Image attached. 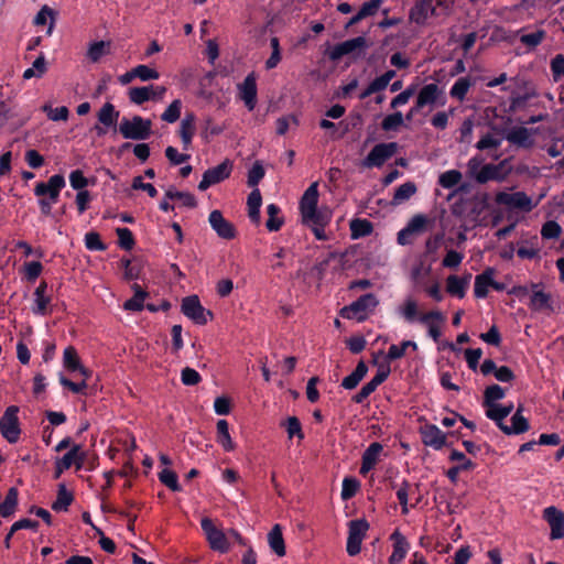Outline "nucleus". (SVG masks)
<instances>
[{
    "mask_svg": "<svg viewBox=\"0 0 564 564\" xmlns=\"http://www.w3.org/2000/svg\"><path fill=\"white\" fill-rule=\"evenodd\" d=\"M395 314L408 324L419 323L426 327L427 335L434 340L438 341L442 336V324L445 322V316L437 310L422 312L419 301L412 296H405L402 302L395 307Z\"/></svg>",
    "mask_w": 564,
    "mask_h": 564,
    "instance_id": "1",
    "label": "nucleus"
},
{
    "mask_svg": "<svg viewBox=\"0 0 564 564\" xmlns=\"http://www.w3.org/2000/svg\"><path fill=\"white\" fill-rule=\"evenodd\" d=\"M65 186V178L61 174H55L48 178L46 183H37L34 188V194L40 198L39 204L42 214L50 215L52 205L55 204L59 197V192Z\"/></svg>",
    "mask_w": 564,
    "mask_h": 564,
    "instance_id": "2",
    "label": "nucleus"
},
{
    "mask_svg": "<svg viewBox=\"0 0 564 564\" xmlns=\"http://www.w3.org/2000/svg\"><path fill=\"white\" fill-rule=\"evenodd\" d=\"M434 227V220L430 217L419 214L415 215L408 225L398 234V242L402 246L413 245L420 238L430 236Z\"/></svg>",
    "mask_w": 564,
    "mask_h": 564,
    "instance_id": "3",
    "label": "nucleus"
},
{
    "mask_svg": "<svg viewBox=\"0 0 564 564\" xmlns=\"http://www.w3.org/2000/svg\"><path fill=\"white\" fill-rule=\"evenodd\" d=\"M495 202L509 212L530 213L540 203V198L533 199L524 192H498Z\"/></svg>",
    "mask_w": 564,
    "mask_h": 564,
    "instance_id": "4",
    "label": "nucleus"
},
{
    "mask_svg": "<svg viewBox=\"0 0 564 564\" xmlns=\"http://www.w3.org/2000/svg\"><path fill=\"white\" fill-rule=\"evenodd\" d=\"M379 301L372 293L365 294L351 304L340 310V315L347 319L365 321L368 315L377 307Z\"/></svg>",
    "mask_w": 564,
    "mask_h": 564,
    "instance_id": "5",
    "label": "nucleus"
},
{
    "mask_svg": "<svg viewBox=\"0 0 564 564\" xmlns=\"http://www.w3.org/2000/svg\"><path fill=\"white\" fill-rule=\"evenodd\" d=\"M119 132L124 139L145 140L152 133V121L141 116L123 118L119 124Z\"/></svg>",
    "mask_w": 564,
    "mask_h": 564,
    "instance_id": "6",
    "label": "nucleus"
},
{
    "mask_svg": "<svg viewBox=\"0 0 564 564\" xmlns=\"http://www.w3.org/2000/svg\"><path fill=\"white\" fill-rule=\"evenodd\" d=\"M200 527L213 551L224 554L230 550V542L227 534L223 529L218 528L210 518H203L200 520Z\"/></svg>",
    "mask_w": 564,
    "mask_h": 564,
    "instance_id": "7",
    "label": "nucleus"
},
{
    "mask_svg": "<svg viewBox=\"0 0 564 564\" xmlns=\"http://www.w3.org/2000/svg\"><path fill=\"white\" fill-rule=\"evenodd\" d=\"M19 406L10 405L0 417V434L10 444H15L21 435Z\"/></svg>",
    "mask_w": 564,
    "mask_h": 564,
    "instance_id": "8",
    "label": "nucleus"
},
{
    "mask_svg": "<svg viewBox=\"0 0 564 564\" xmlns=\"http://www.w3.org/2000/svg\"><path fill=\"white\" fill-rule=\"evenodd\" d=\"M369 530V523L365 519L351 520L348 523V538L346 551L350 556L360 553L361 543Z\"/></svg>",
    "mask_w": 564,
    "mask_h": 564,
    "instance_id": "9",
    "label": "nucleus"
},
{
    "mask_svg": "<svg viewBox=\"0 0 564 564\" xmlns=\"http://www.w3.org/2000/svg\"><path fill=\"white\" fill-rule=\"evenodd\" d=\"M181 311L197 325H205L213 317L212 312L203 307L197 295L184 297Z\"/></svg>",
    "mask_w": 564,
    "mask_h": 564,
    "instance_id": "10",
    "label": "nucleus"
},
{
    "mask_svg": "<svg viewBox=\"0 0 564 564\" xmlns=\"http://www.w3.org/2000/svg\"><path fill=\"white\" fill-rule=\"evenodd\" d=\"M397 150V142L379 143L371 149L362 161V165L365 167H380L386 161L395 154Z\"/></svg>",
    "mask_w": 564,
    "mask_h": 564,
    "instance_id": "11",
    "label": "nucleus"
},
{
    "mask_svg": "<svg viewBox=\"0 0 564 564\" xmlns=\"http://www.w3.org/2000/svg\"><path fill=\"white\" fill-rule=\"evenodd\" d=\"M231 172V163L226 160L215 167L208 169L204 172L202 181L198 184V189L204 192L212 185L220 183L229 177Z\"/></svg>",
    "mask_w": 564,
    "mask_h": 564,
    "instance_id": "12",
    "label": "nucleus"
},
{
    "mask_svg": "<svg viewBox=\"0 0 564 564\" xmlns=\"http://www.w3.org/2000/svg\"><path fill=\"white\" fill-rule=\"evenodd\" d=\"M422 443L435 451L442 449L447 440V435L435 424L426 423L419 430Z\"/></svg>",
    "mask_w": 564,
    "mask_h": 564,
    "instance_id": "13",
    "label": "nucleus"
},
{
    "mask_svg": "<svg viewBox=\"0 0 564 564\" xmlns=\"http://www.w3.org/2000/svg\"><path fill=\"white\" fill-rule=\"evenodd\" d=\"M166 93V88L164 86H144V87H132L129 89V99L131 102L135 105H142L145 101L161 100Z\"/></svg>",
    "mask_w": 564,
    "mask_h": 564,
    "instance_id": "14",
    "label": "nucleus"
},
{
    "mask_svg": "<svg viewBox=\"0 0 564 564\" xmlns=\"http://www.w3.org/2000/svg\"><path fill=\"white\" fill-rule=\"evenodd\" d=\"M543 519L550 527V539H564V511L554 506L546 507L543 510Z\"/></svg>",
    "mask_w": 564,
    "mask_h": 564,
    "instance_id": "15",
    "label": "nucleus"
},
{
    "mask_svg": "<svg viewBox=\"0 0 564 564\" xmlns=\"http://www.w3.org/2000/svg\"><path fill=\"white\" fill-rule=\"evenodd\" d=\"M368 47L367 40L365 36H357L336 44L328 53L332 61H338L345 55L361 52Z\"/></svg>",
    "mask_w": 564,
    "mask_h": 564,
    "instance_id": "16",
    "label": "nucleus"
},
{
    "mask_svg": "<svg viewBox=\"0 0 564 564\" xmlns=\"http://www.w3.org/2000/svg\"><path fill=\"white\" fill-rule=\"evenodd\" d=\"M208 221L217 236L225 240H231L236 237L237 230L232 223L227 220L218 209L210 212Z\"/></svg>",
    "mask_w": 564,
    "mask_h": 564,
    "instance_id": "17",
    "label": "nucleus"
},
{
    "mask_svg": "<svg viewBox=\"0 0 564 564\" xmlns=\"http://www.w3.org/2000/svg\"><path fill=\"white\" fill-rule=\"evenodd\" d=\"M415 102L422 109L425 106L441 105L444 106L446 102V98L444 96V91L436 84H426L424 85L417 96Z\"/></svg>",
    "mask_w": 564,
    "mask_h": 564,
    "instance_id": "18",
    "label": "nucleus"
},
{
    "mask_svg": "<svg viewBox=\"0 0 564 564\" xmlns=\"http://www.w3.org/2000/svg\"><path fill=\"white\" fill-rule=\"evenodd\" d=\"M390 367L389 365H381L375 375V377L367 382L360 390L357 392L352 400L356 403H362L376 389L389 377Z\"/></svg>",
    "mask_w": 564,
    "mask_h": 564,
    "instance_id": "19",
    "label": "nucleus"
},
{
    "mask_svg": "<svg viewBox=\"0 0 564 564\" xmlns=\"http://www.w3.org/2000/svg\"><path fill=\"white\" fill-rule=\"evenodd\" d=\"M239 97L243 100L248 110H253L257 104V80L254 73H250L243 79L241 84L238 85Z\"/></svg>",
    "mask_w": 564,
    "mask_h": 564,
    "instance_id": "20",
    "label": "nucleus"
},
{
    "mask_svg": "<svg viewBox=\"0 0 564 564\" xmlns=\"http://www.w3.org/2000/svg\"><path fill=\"white\" fill-rule=\"evenodd\" d=\"M434 1L435 0H417L410 10V20L416 24L423 25L430 17L436 13Z\"/></svg>",
    "mask_w": 564,
    "mask_h": 564,
    "instance_id": "21",
    "label": "nucleus"
},
{
    "mask_svg": "<svg viewBox=\"0 0 564 564\" xmlns=\"http://www.w3.org/2000/svg\"><path fill=\"white\" fill-rule=\"evenodd\" d=\"M390 540L392 541L393 551L389 556V564H399L405 558L410 550V543L399 530L393 531Z\"/></svg>",
    "mask_w": 564,
    "mask_h": 564,
    "instance_id": "22",
    "label": "nucleus"
},
{
    "mask_svg": "<svg viewBox=\"0 0 564 564\" xmlns=\"http://www.w3.org/2000/svg\"><path fill=\"white\" fill-rule=\"evenodd\" d=\"M318 202V184L312 183L307 189L304 192L301 202L300 209L302 217L304 216H313L315 214V209L317 208Z\"/></svg>",
    "mask_w": 564,
    "mask_h": 564,
    "instance_id": "23",
    "label": "nucleus"
},
{
    "mask_svg": "<svg viewBox=\"0 0 564 564\" xmlns=\"http://www.w3.org/2000/svg\"><path fill=\"white\" fill-rule=\"evenodd\" d=\"M471 280V274L467 273L464 276L448 275L446 279V291L449 295L463 299L466 294L468 285Z\"/></svg>",
    "mask_w": 564,
    "mask_h": 564,
    "instance_id": "24",
    "label": "nucleus"
},
{
    "mask_svg": "<svg viewBox=\"0 0 564 564\" xmlns=\"http://www.w3.org/2000/svg\"><path fill=\"white\" fill-rule=\"evenodd\" d=\"M383 451L380 443H371L362 454L360 474L367 475L377 465L379 457Z\"/></svg>",
    "mask_w": 564,
    "mask_h": 564,
    "instance_id": "25",
    "label": "nucleus"
},
{
    "mask_svg": "<svg viewBox=\"0 0 564 564\" xmlns=\"http://www.w3.org/2000/svg\"><path fill=\"white\" fill-rule=\"evenodd\" d=\"M46 293H47V284H46V282H41L34 291L32 312L35 315L44 316V315L48 314V306L51 304V297Z\"/></svg>",
    "mask_w": 564,
    "mask_h": 564,
    "instance_id": "26",
    "label": "nucleus"
},
{
    "mask_svg": "<svg viewBox=\"0 0 564 564\" xmlns=\"http://www.w3.org/2000/svg\"><path fill=\"white\" fill-rule=\"evenodd\" d=\"M195 121L196 117L193 112H187L181 121L178 133L182 140L183 150L185 151L189 150L192 139L195 134Z\"/></svg>",
    "mask_w": 564,
    "mask_h": 564,
    "instance_id": "27",
    "label": "nucleus"
},
{
    "mask_svg": "<svg viewBox=\"0 0 564 564\" xmlns=\"http://www.w3.org/2000/svg\"><path fill=\"white\" fill-rule=\"evenodd\" d=\"M120 268L123 271V278L128 281L140 279L144 270L143 262L140 259L127 257L120 260Z\"/></svg>",
    "mask_w": 564,
    "mask_h": 564,
    "instance_id": "28",
    "label": "nucleus"
},
{
    "mask_svg": "<svg viewBox=\"0 0 564 564\" xmlns=\"http://www.w3.org/2000/svg\"><path fill=\"white\" fill-rule=\"evenodd\" d=\"M492 276H495L492 268H488L481 274L476 275L474 294L477 299H485L488 295L490 288L492 289Z\"/></svg>",
    "mask_w": 564,
    "mask_h": 564,
    "instance_id": "29",
    "label": "nucleus"
},
{
    "mask_svg": "<svg viewBox=\"0 0 564 564\" xmlns=\"http://www.w3.org/2000/svg\"><path fill=\"white\" fill-rule=\"evenodd\" d=\"M506 140L512 144H516L520 148H531L534 144V141L531 135V131L524 127H517L511 129L506 134Z\"/></svg>",
    "mask_w": 564,
    "mask_h": 564,
    "instance_id": "30",
    "label": "nucleus"
},
{
    "mask_svg": "<svg viewBox=\"0 0 564 564\" xmlns=\"http://www.w3.org/2000/svg\"><path fill=\"white\" fill-rule=\"evenodd\" d=\"M486 408V416L494 421L497 426L501 430L505 425L503 421L512 412L513 410V403L508 404H492L485 406Z\"/></svg>",
    "mask_w": 564,
    "mask_h": 564,
    "instance_id": "31",
    "label": "nucleus"
},
{
    "mask_svg": "<svg viewBox=\"0 0 564 564\" xmlns=\"http://www.w3.org/2000/svg\"><path fill=\"white\" fill-rule=\"evenodd\" d=\"M503 163L500 164H486L475 176L479 184H485L488 181H502L506 175L501 172Z\"/></svg>",
    "mask_w": 564,
    "mask_h": 564,
    "instance_id": "32",
    "label": "nucleus"
},
{
    "mask_svg": "<svg viewBox=\"0 0 564 564\" xmlns=\"http://www.w3.org/2000/svg\"><path fill=\"white\" fill-rule=\"evenodd\" d=\"M529 430V422L522 415V409L518 408L516 413L511 417V424H505L501 431L507 435L521 434Z\"/></svg>",
    "mask_w": 564,
    "mask_h": 564,
    "instance_id": "33",
    "label": "nucleus"
},
{
    "mask_svg": "<svg viewBox=\"0 0 564 564\" xmlns=\"http://www.w3.org/2000/svg\"><path fill=\"white\" fill-rule=\"evenodd\" d=\"M408 349H412L413 351L417 350V344L413 340H403L400 344H392L386 356L384 359L389 364L391 361L401 359L405 354Z\"/></svg>",
    "mask_w": 564,
    "mask_h": 564,
    "instance_id": "34",
    "label": "nucleus"
},
{
    "mask_svg": "<svg viewBox=\"0 0 564 564\" xmlns=\"http://www.w3.org/2000/svg\"><path fill=\"white\" fill-rule=\"evenodd\" d=\"M63 467L68 469L75 465L77 469H80L85 462V453L80 445H73L72 448L59 458Z\"/></svg>",
    "mask_w": 564,
    "mask_h": 564,
    "instance_id": "35",
    "label": "nucleus"
},
{
    "mask_svg": "<svg viewBox=\"0 0 564 564\" xmlns=\"http://www.w3.org/2000/svg\"><path fill=\"white\" fill-rule=\"evenodd\" d=\"M19 501V491L15 487H11L4 500L0 503V514L2 518H9L11 517L18 507Z\"/></svg>",
    "mask_w": 564,
    "mask_h": 564,
    "instance_id": "36",
    "label": "nucleus"
},
{
    "mask_svg": "<svg viewBox=\"0 0 564 564\" xmlns=\"http://www.w3.org/2000/svg\"><path fill=\"white\" fill-rule=\"evenodd\" d=\"M268 542L271 547V550L278 555V556H284L285 555V544L284 539L282 535V529L280 524H275L271 531L268 533Z\"/></svg>",
    "mask_w": 564,
    "mask_h": 564,
    "instance_id": "37",
    "label": "nucleus"
},
{
    "mask_svg": "<svg viewBox=\"0 0 564 564\" xmlns=\"http://www.w3.org/2000/svg\"><path fill=\"white\" fill-rule=\"evenodd\" d=\"M367 365L364 361L358 362L355 370L343 379L341 387L347 390L356 388L367 375Z\"/></svg>",
    "mask_w": 564,
    "mask_h": 564,
    "instance_id": "38",
    "label": "nucleus"
},
{
    "mask_svg": "<svg viewBox=\"0 0 564 564\" xmlns=\"http://www.w3.org/2000/svg\"><path fill=\"white\" fill-rule=\"evenodd\" d=\"M217 442L221 445L224 451L232 452L235 449V443L229 433V425L226 420H219L217 422Z\"/></svg>",
    "mask_w": 564,
    "mask_h": 564,
    "instance_id": "39",
    "label": "nucleus"
},
{
    "mask_svg": "<svg viewBox=\"0 0 564 564\" xmlns=\"http://www.w3.org/2000/svg\"><path fill=\"white\" fill-rule=\"evenodd\" d=\"M120 112L116 110L111 102H106L97 113L98 121L105 127L115 126Z\"/></svg>",
    "mask_w": 564,
    "mask_h": 564,
    "instance_id": "40",
    "label": "nucleus"
},
{
    "mask_svg": "<svg viewBox=\"0 0 564 564\" xmlns=\"http://www.w3.org/2000/svg\"><path fill=\"white\" fill-rule=\"evenodd\" d=\"M110 42L98 41L89 45L87 50V57L91 63H97L100 58L110 53Z\"/></svg>",
    "mask_w": 564,
    "mask_h": 564,
    "instance_id": "41",
    "label": "nucleus"
},
{
    "mask_svg": "<svg viewBox=\"0 0 564 564\" xmlns=\"http://www.w3.org/2000/svg\"><path fill=\"white\" fill-rule=\"evenodd\" d=\"M73 501V495L69 492L65 485L58 486L56 500L52 503V509L62 512L66 511Z\"/></svg>",
    "mask_w": 564,
    "mask_h": 564,
    "instance_id": "42",
    "label": "nucleus"
},
{
    "mask_svg": "<svg viewBox=\"0 0 564 564\" xmlns=\"http://www.w3.org/2000/svg\"><path fill=\"white\" fill-rule=\"evenodd\" d=\"M473 82L469 77H460L455 84L452 86L449 90V95L452 98H455L459 101H463L471 87Z\"/></svg>",
    "mask_w": 564,
    "mask_h": 564,
    "instance_id": "43",
    "label": "nucleus"
},
{
    "mask_svg": "<svg viewBox=\"0 0 564 564\" xmlns=\"http://www.w3.org/2000/svg\"><path fill=\"white\" fill-rule=\"evenodd\" d=\"M134 295L127 300L123 304V308L132 312H140L143 310L145 293L141 290L138 284L133 285Z\"/></svg>",
    "mask_w": 564,
    "mask_h": 564,
    "instance_id": "44",
    "label": "nucleus"
},
{
    "mask_svg": "<svg viewBox=\"0 0 564 564\" xmlns=\"http://www.w3.org/2000/svg\"><path fill=\"white\" fill-rule=\"evenodd\" d=\"M165 198L177 199L182 206L188 207V208H195L197 205V200H196L195 196L188 192H180V191L170 188L165 193Z\"/></svg>",
    "mask_w": 564,
    "mask_h": 564,
    "instance_id": "45",
    "label": "nucleus"
},
{
    "mask_svg": "<svg viewBox=\"0 0 564 564\" xmlns=\"http://www.w3.org/2000/svg\"><path fill=\"white\" fill-rule=\"evenodd\" d=\"M416 193V185L413 182H406L400 185L393 195L392 204L400 205L408 200L411 196Z\"/></svg>",
    "mask_w": 564,
    "mask_h": 564,
    "instance_id": "46",
    "label": "nucleus"
},
{
    "mask_svg": "<svg viewBox=\"0 0 564 564\" xmlns=\"http://www.w3.org/2000/svg\"><path fill=\"white\" fill-rule=\"evenodd\" d=\"M372 224L367 219H354L350 223V232L352 239L368 236L372 232Z\"/></svg>",
    "mask_w": 564,
    "mask_h": 564,
    "instance_id": "47",
    "label": "nucleus"
},
{
    "mask_svg": "<svg viewBox=\"0 0 564 564\" xmlns=\"http://www.w3.org/2000/svg\"><path fill=\"white\" fill-rule=\"evenodd\" d=\"M268 220L265 227L269 231H276L283 225V218L279 217L280 208L275 204H270L267 207Z\"/></svg>",
    "mask_w": 564,
    "mask_h": 564,
    "instance_id": "48",
    "label": "nucleus"
},
{
    "mask_svg": "<svg viewBox=\"0 0 564 564\" xmlns=\"http://www.w3.org/2000/svg\"><path fill=\"white\" fill-rule=\"evenodd\" d=\"M46 61L43 53L33 62L32 67L28 68L23 73L24 79H31L33 77H42L46 72Z\"/></svg>",
    "mask_w": 564,
    "mask_h": 564,
    "instance_id": "49",
    "label": "nucleus"
},
{
    "mask_svg": "<svg viewBox=\"0 0 564 564\" xmlns=\"http://www.w3.org/2000/svg\"><path fill=\"white\" fill-rule=\"evenodd\" d=\"M506 391L498 384H492L486 388L484 393V406L492 405L498 403L499 400L503 399Z\"/></svg>",
    "mask_w": 564,
    "mask_h": 564,
    "instance_id": "50",
    "label": "nucleus"
},
{
    "mask_svg": "<svg viewBox=\"0 0 564 564\" xmlns=\"http://www.w3.org/2000/svg\"><path fill=\"white\" fill-rule=\"evenodd\" d=\"M63 364L64 367L69 371H76L77 368H80L82 364L79 361L77 351L74 347L68 346L64 349Z\"/></svg>",
    "mask_w": 564,
    "mask_h": 564,
    "instance_id": "51",
    "label": "nucleus"
},
{
    "mask_svg": "<svg viewBox=\"0 0 564 564\" xmlns=\"http://www.w3.org/2000/svg\"><path fill=\"white\" fill-rule=\"evenodd\" d=\"M283 425L290 440L297 437L299 441H302L304 438L301 422L296 416H289Z\"/></svg>",
    "mask_w": 564,
    "mask_h": 564,
    "instance_id": "52",
    "label": "nucleus"
},
{
    "mask_svg": "<svg viewBox=\"0 0 564 564\" xmlns=\"http://www.w3.org/2000/svg\"><path fill=\"white\" fill-rule=\"evenodd\" d=\"M462 180V173L457 170H449L440 175L438 183L444 188L456 186Z\"/></svg>",
    "mask_w": 564,
    "mask_h": 564,
    "instance_id": "53",
    "label": "nucleus"
},
{
    "mask_svg": "<svg viewBox=\"0 0 564 564\" xmlns=\"http://www.w3.org/2000/svg\"><path fill=\"white\" fill-rule=\"evenodd\" d=\"M182 109V102L180 99H175L161 115V119L165 122L173 123L180 119Z\"/></svg>",
    "mask_w": 564,
    "mask_h": 564,
    "instance_id": "54",
    "label": "nucleus"
},
{
    "mask_svg": "<svg viewBox=\"0 0 564 564\" xmlns=\"http://www.w3.org/2000/svg\"><path fill=\"white\" fill-rule=\"evenodd\" d=\"M431 273V264L424 261H421L419 264L414 265L411 272L412 280L416 285H423L424 280Z\"/></svg>",
    "mask_w": 564,
    "mask_h": 564,
    "instance_id": "55",
    "label": "nucleus"
},
{
    "mask_svg": "<svg viewBox=\"0 0 564 564\" xmlns=\"http://www.w3.org/2000/svg\"><path fill=\"white\" fill-rule=\"evenodd\" d=\"M264 169L261 162L257 161L248 172L247 184L249 187L257 188V185L264 177Z\"/></svg>",
    "mask_w": 564,
    "mask_h": 564,
    "instance_id": "56",
    "label": "nucleus"
},
{
    "mask_svg": "<svg viewBox=\"0 0 564 564\" xmlns=\"http://www.w3.org/2000/svg\"><path fill=\"white\" fill-rule=\"evenodd\" d=\"M54 10L51 9L48 6H43L41 10L37 12V14L34 18V24L35 25H44L48 18H51L52 22L48 26L47 34H52L53 28H54Z\"/></svg>",
    "mask_w": 564,
    "mask_h": 564,
    "instance_id": "57",
    "label": "nucleus"
},
{
    "mask_svg": "<svg viewBox=\"0 0 564 564\" xmlns=\"http://www.w3.org/2000/svg\"><path fill=\"white\" fill-rule=\"evenodd\" d=\"M359 486H360V484L356 478H351V477L344 478L343 485H341V494H340L341 499L348 500V499L352 498L357 494Z\"/></svg>",
    "mask_w": 564,
    "mask_h": 564,
    "instance_id": "58",
    "label": "nucleus"
},
{
    "mask_svg": "<svg viewBox=\"0 0 564 564\" xmlns=\"http://www.w3.org/2000/svg\"><path fill=\"white\" fill-rule=\"evenodd\" d=\"M530 306L534 311H542L550 307V295L543 291L533 292Z\"/></svg>",
    "mask_w": 564,
    "mask_h": 564,
    "instance_id": "59",
    "label": "nucleus"
},
{
    "mask_svg": "<svg viewBox=\"0 0 564 564\" xmlns=\"http://www.w3.org/2000/svg\"><path fill=\"white\" fill-rule=\"evenodd\" d=\"M159 479L162 484H164L166 487H169L173 491H178L181 489V487L178 485L177 475L169 468L163 469L159 474Z\"/></svg>",
    "mask_w": 564,
    "mask_h": 564,
    "instance_id": "60",
    "label": "nucleus"
},
{
    "mask_svg": "<svg viewBox=\"0 0 564 564\" xmlns=\"http://www.w3.org/2000/svg\"><path fill=\"white\" fill-rule=\"evenodd\" d=\"M403 123V115L400 111L388 115L381 122V128L384 131L397 130Z\"/></svg>",
    "mask_w": 564,
    "mask_h": 564,
    "instance_id": "61",
    "label": "nucleus"
},
{
    "mask_svg": "<svg viewBox=\"0 0 564 564\" xmlns=\"http://www.w3.org/2000/svg\"><path fill=\"white\" fill-rule=\"evenodd\" d=\"M133 75H135V78H139L142 82L158 79L160 77V74L158 70L149 67L148 65H143V64L138 65L133 68Z\"/></svg>",
    "mask_w": 564,
    "mask_h": 564,
    "instance_id": "62",
    "label": "nucleus"
},
{
    "mask_svg": "<svg viewBox=\"0 0 564 564\" xmlns=\"http://www.w3.org/2000/svg\"><path fill=\"white\" fill-rule=\"evenodd\" d=\"M416 87L414 85H410L399 95H397L390 102V108L395 109L400 106L405 105L410 98L415 94Z\"/></svg>",
    "mask_w": 564,
    "mask_h": 564,
    "instance_id": "63",
    "label": "nucleus"
},
{
    "mask_svg": "<svg viewBox=\"0 0 564 564\" xmlns=\"http://www.w3.org/2000/svg\"><path fill=\"white\" fill-rule=\"evenodd\" d=\"M42 264L39 261L25 262L22 272L26 280L35 281L42 273Z\"/></svg>",
    "mask_w": 564,
    "mask_h": 564,
    "instance_id": "64",
    "label": "nucleus"
}]
</instances>
